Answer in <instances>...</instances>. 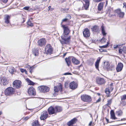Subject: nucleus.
Instances as JSON below:
<instances>
[{"instance_id":"1","label":"nucleus","mask_w":126,"mask_h":126,"mask_svg":"<svg viewBox=\"0 0 126 126\" xmlns=\"http://www.w3.org/2000/svg\"><path fill=\"white\" fill-rule=\"evenodd\" d=\"M62 27L63 29V33L61 37L62 40L60 41V42L62 45L68 44L70 43L71 38V36L68 35L70 31L68 27L66 25H63Z\"/></svg>"},{"instance_id":"2","label":"nucleus","mask_w":126,"mask_h":126,"mask_svg":"<svg viewBox=\"0 0 126 126\" xmlns=\"http://www.w3.org/2000/svg\"><path fill=\"white\" fill-rule=\"evenodd\" d=\"M81 99L85 102L89 103L92 101V98L90 96L86 94H83L81 96Z\"/></svg>"},{"instance_id":"3","label":"nucleus","mask_w":126,"mask_h":126,"mask_svg":"<svg viewBox=\"0 0 126 126\" xmlns=\"http://www.w3.org/2000/svg\"><path fill=\"white\" fill-rule=\"evenodd\" d=\"M15 92V89L12 87H10L7 88L4 91L6 95H10L14 93Z\"/></svg>"},{"instance_id":"4","label":"nucleus","mask_w":126,"mask_h":126,"mask_svg":"<svg viewBox=\"0 0 126 126\" xmlns=\"http://www.w3.org/2000/svg\"><path fill=\"white\" fill-rule=\"evenodd\" d=\"M104 68L105 70H113L114 67L113 66H110L109 62L106 61L104 63Z\"/></svg>"},{"instance_id":"5","label":"nucleus","mask_w":126,"mask_h":126,"mask_svg":"<svg viewBox=\"0 0 126 126\" xmlns=\"http://www.w3.org/2000/svg\"><path fill=\"white\" fill-rule=\"evenodd\" d=\"M21 82L20 80H15L13 82V86L17 89H18L21 87Z\"/></svg>"},{"instance_id":"6","label":"nucleus","mask_w":126,"mask_h":126,"mask_svg":"<svg viewBox=\"0 0 126 126\" xmlns=\"http://www.w3.org/2000/svg\"><path fill=\"white\" fill-rule=\"evenodd\" d=\"M96 82L97 84L102 85L105 83V81L103 78L97 77L96 79Z\"/></svg>"},{"instance_id":"7","label":"nucleus","mask_w":126,"mask_h":126,"mask_svg":"<svg viewBox=\"0 0 126 126\" xmlns=\"http://www.w3.org/2000/svg\"><path fill=\"white\" fill-rule=\"evenodd\" d=\"M48 116L47 111H44L41 112L40 118L41 120H44L46 119Z\"/></svg>"},{"instance_id":"8","label":"nucleus","mask_w":126,"mask_h":126,"mask_svg":"<svg viewBox=\"0 0 126 126\" xmlns=\"http://www.w3.org/2000/svg\"><path fill=\"white\" fill-rule=\"evenodd\" d=\"M52 51V48L50 44H48L46 46L45 48V51L46 54L51 53Z\"/></svg>"},{"instance_id":"9","label":"nucleus","mask_w":126,"mask_h":126,"mask_svg":"<svg viewBox=\"0 0 126 126\" xmlns=\"http://www.w3.org/2000/svg\"><path fill=\"white\" fill-rule=\"evenodd\" d=\"M115 12L116 13L117 16L120 18H123L124 16L125 13L122 12L120 9H118L115 11Z\"/></svg>"},{"instance_id":"10","label":"nucleus","mask_w":126,"mask_h":126,"mask_svg":"<svg viewBox=\"0 0 126 126\" xmlns=\"http://www.w3.org/2000/svg\"><path fill=\"white\" fill-rule=\"evenodd\" d=\"M28 92L29 95L34 96L35 95L36 93L35 90L32 87H31L29 88Z\"/></svg>"},{"instance_id":"11","label":"nucleus","mask_w":126,"mask_h":126,"mask_svg":"<svg viewBox=\"0 0 126 126\" xmlns=\"http://www.w3.org/2000/svg\"><path fill=\"white\" fill-rule=\"evenodd\" d=\"M85 2V3L84 4V7H82V8L80 9V10H83L84 8L86 10H87L88 8L89 5V2L90 0H83ZM80 10V9H79V11Z\"/></svg>"},{"instance_id":"12","label":"nucleus","mask_w":126,"mask_h":126,"mask_svg":"<svg viewBox=\"0 0 126 126\" xmlns=\"http://www.w3.org/2000/svg\"><path fill=\"white\" fill-rule=\"evenodd\" d=\"M46 40L44 38H42L39 40L37 42L38 45L41 47H42L45 45Z\"/></svg>"},{"instance_id":"13","label":"nucleus","mask_w":126,"mask_h":126,"mask_svg":"<svg viewBox=\"0 0 126 126\" xmlns=\"http://www.w3.org/2000/svg\"><path fill=\"white\" fill-rule=\"evenodd\" d=\"M48 111L49 114H56V111L55 108L52 106H50L48 109Z\"/></svg>"},{"instance_id":"14","label":"nucleus","mask_w":126,"mask_h":126,"mask_svg":"<svg viewBox=\"0 0 126 126\" xmlns=\"http://www.w3.org/2000/svg\"><path fill=\"white\" fill-rule=\"evenodd\" d=\"M59 90L61 92L62 91V86L61 84H60L58 87L56 86L54 87V90L55 92V95L57 93H58Z\"/></svg>"},{"instance_id":"15","label":"nucleus","mask_w":126,"mask_h":126,"mask_svg":"<svg viewBox=\"0 0 126 126\" xmlns=\"http://www.w3.org/2000/svg\"><path fill=\"white\" fill-rule=\"evenodd\" d=\"M41 91L44 93L48 92L49 90V87L44 86H41Z\"/></svg>"},{"instance_id":"16","label":"nucleus","mask_w":126,"mask_h":126,"mask_svg":"<svg viewBox=\"0 0 126 126\" xmlns=\"http://www.w3.org/2000/svg\"><path fill=\"white\" fill-rule=\"evenodd\" d=\"M83 34L84 37H89L90 35V33L89 29L87 28L85 29L83 32Z\"/></svg>"},{"instance_id":"17","label":"nucleus","mask_w":126,"mask_h":126,"mask_svg":"<svg viewBox=\"0 0 126 126\" xmlns=\"http://www.w3.org/2000/svg\"><path fill=\"white\" fill-rule=\"evenodd\" d=\"M77 87V85L76 83L74 81L72 82L69 83V87L71 89H75Z\"/></svg>"},{"instance_id":"18","label":"nucleus","mask_w":126,"mask_h":126,"mask_svg":"<svg viewBox=\"0 0 126 126\" xmlns=\"http://www.w3.org/2000/svg\"><path fill=\"white\" fill-rule=\"evenodd\" d=\"M4 22L6 24H8L10 22V16L7 15H5L4 16Z\"/></svg>"},{"instance_id":"19","label":"nucleus","mask_w":126,"mask_h":126,"mask_svg":"<svg viewBox=\"0 0 126 126\" xmlns=\"http://www.w3.org/2000/svg\"><path fill=\"white\" fill-rule=\"evenodd\" d=\"M8 81L7 78L5 77H2L1 78V83L3 85H6L8 84Z\"/></svg>"},{"instance_id":"20","label":"nucleus","mask_w":126,"mask_h":126,"mask_svg":"<svg viewBox=\"0 0 126 126\" xmlns=\"http://www.w3.org/2000/svg\"><path fill=\"white\" fill-rule=\"evenodd\" d=\"M101 59V58L100 57H98L97 60L95 64V65L96 68L99 70L98 67L99 66V63Z\"/></svg>"},{"instance_id":"21","label":"nucleus","mask_w":126,"mask_h":126,"mask_svg":"<svg viewBox=\"0 0 126 126\" xmlns=\"http://www.w3.org/2000/svg\"><path fill=\"white\" fill-rule=\"evenodd\" d=\"M123 64L122 63H119L116 68L117 71H121L123 68Z\"/></svg>"},{"instance_id":"22","label":"nucleus","mask_w":126,"mask_h":126,"mask_svg":"<svg viewBox=\"0 0 126 126\" xmlns=\"http://www.w3.org/2000/svg\"><path fill=\"white\" fill-rule=\"evenodd\" d=\"M76 119L75 118L72 119L67 123V125L68 126H70L71 125L73 124L76 122Z\"/></svg>"},{"instance_id":"23","label":"nucleus","mask_w":126,"mask_h":126,"mask_svg":"<svg viewBox=\"0 0 126 126\" xmlns=\"http://www.w3.org/2000/svg\"><path fill=\"white\" fill-rule=\"evenodd\" d=\"M110 115L111 119L113 120H115L117 119V118L115 117V113L113 110H111L110 112Z\"/></svg>"},{"instance_id":"24","label":"nucleus","mask_w":126,"mask_h":126,"mask_svg":"<svg viewBox=\"0 0 126 126\" xmlns=\"http://www.w3.org/2000/svg\"><path fill=\"white\" fill-rule=\"evenodd\" d=\"M55 108L56 111V113L57 112H60L62 110V107L59 106H56L55 107Z\"/></svg>"},{"instance_id":"25","label":"nucleus","mask_w":126,"mask_h":126,"mask_svg":"<svg viewBox=\"0 0 126 126\" xmlns=\"http://www.w3.org/2000/svg\"><path fill=\"white\" fill-rule=\"evenodd\" d=\"M72 61L74 64L76 65L78 64L79 63V61L74 57H73L72 58Z\"/></svg>"},{"instance_id":"26","label":"nucleus","mask_w":126,"mask_h":126,"mask_svg":"<svg viewBox=\"0 0 126 126\" xmlns=\"http://www.w3.org/2000/svg\"><path fill=\"white\" fill-rule=\"evenodd\" d=\"M92 31L94 32H97L99 31V28L98 26L95 25L91 28Z\"/></svg>"},{"instance_id":"27","label":"nucleus","mask_w":126,"mask_h":126,"mask_svg":"<svg viewBox=\"0 0 126 126\" xmlns=\"http://www.w3.org/2000/svg\"><path fill=\"white\" fill-rule=\"evenodd\" d=\"M26 80L27 82L29 85H33L34 84V83L33 82L31 81L28 78L26 79Z\"/></svg>"},{"instance_id":"28","label":"nucleus","mask_w":126,"mask_h":126,"mask_svg":"<svg viewBox=\"0 0 126 126\" xmlns=\"http://www.w3.org/2000/svg\"><path fill=\"white\" fill-rule=\"evenodd\" d=\"M103 3L102 2L100 3L98 6V10L99 11L101 10L103 7Z\"/></svg>"},{"instance_id":"29","label":"nucleus","mask_w":126,"mask_h":126,"mask_svg":"<svg viewBox=\"0 0 126 126\" xmlns=\"http://www.w3.org/2000/svg\"><path fill=\"white\" fill-rule=\"evenodd\" d=\"M32 126H40L38 121V120H35L32 123Z\"/></svg>"},{"instance_id":"30","label":"nucleus","mask_w":126,"mask_h":126,"mask_svg":"<svg viewBox=\"0 0 126 126\" xmlns=\"http://www.w3.org/2000/svg\"><path fill=\"white\" fill-rule=\"evenodd\" d=\"M101 30L102 33L104 36H105L106 34V33L105 31L104 30V27L103 26H102L101 27Z\"/></svg>"},{"instance_id":"31","label":"nucleus","mask_w":126,"mask_h":126,"mask_svg":"<svg viewBox=\"0 0 126 126\" xmlns=\"http://www.w3.org/2000/svg\"><path fill=\"white\" fill-rule=\"evenodd\" d=\"M65 60L68 66H70L71 64V62L69 59L66 58L65 59Z\"/></svg>"},{"instance_id":"32","label":"nucleus","mask_w":126,"mask_h":126,"mask_svg":"<svg viewBox=\"0 0 126 126\" xmlns=\"http://www.w3.org/2000/svg\"><path fill=\"white\" fill-rule=\"evenodd\" d=\"M23 9L25 10H27L28 12L32 11V9L31 8H30L29 7H26L23 8Z\"/></svg>"},{"instance_id":"33","label":"nucleus","mask_w":126,"mask_h":126,"mask_svg":"<svg viewBox=\"0 0 126 126\" xmlns=\"http://www.w3.org/2000/svg\"><path fill=\"white\" fill-rule=\"evenodd\" d=\"M105 92L107 94V96L108 97L110 96L109 94H110V92L109 89H106L105 90Z\"/></svg>"},{"instance_id":"34","label":"nucleus","mask_w":126,"mask_h":126,"mask_svg":"<svg viewBox=\"0 0 126 126\" xmlns=\"http://www.w3.org/2000/svg\"><path fill=\"white\" fill-rule=\"evenodd\" d=\"M112 102V99H110L108 100L107 101V103L106 104V105L110 107V105Z\"/></svg>"},{"instance_id":"35","label":"nucleus","mask_w":126,"mask_h":126,"mask_svg":"<svg viewBox=\"0 0 126 126\" xmlns=\"http://www.w3.org/2000/svg\"><path fill=\"white\" fill-rule=\"evenodd\" d=\"M26 67L29 69V70L30 71H31L33 70L34 68V67L33 66H31L29 65H27L26 66Z\"/></svg>"},{"instance_id":"36","label":"nucleus","mask_w":126,"mask_h":126,"mask_svg":"<svg viewBox=\"0 0 126 126\" xmlns=\"http://www.w3.org/2000/svg\"><path fill=\"white\" fill-rule=\"evenodd\" d=\"M121 104L123 106H125L126 105V101L125 100H121Z\"/></svg>"},{"instance_id":"37","label":"nucleus","mask_w":126,"mask_h":126,"mask_svg":"<svg viewBox=\"0 0 126 126\" xmlns=\"http://www.w3.org/2000/svg\"><path fill=\"white\" fill-rule=\"evenodd\" d=\"M27 24L28 26H30L31 27H32L33 26V24L32 23L31 21H30L29 19L28 21V22H27Z\"/></svg>"},{"instance_id":"38","label":"nucleus","mask_w":126,"mask_h":126,"mask_svg":"<svg viewBox=\"0 0 126 126\" xmlns=\"http://www.w3.org/2000/svg\"><path fill=\"white\" fill-rule=\"evenodd\" d=\"M33 54L35 56H37L38 54V50H36L35 51H33Z\"/></svg>"},{"instance_id":"39","label":"nucleus","mask_w":126,"mask_h":126,"mask_svg":"<svg viewBox=\"0 0 126 126\" xmlns=\"http://www.w3.org/2000/svg\"><path fill=\"white\" fill-rule=\"evenodd\" d=\"M121 100H125L126 99V94L123 95L121 97Z\"/></svg>"},{"instance_id":"40","label":"nucleus","mask_w":126,"mask_h":126,"mask_svg":"<svg viewBox=\"0 0 126 126\" xmlns=\"http://www.w3.org/2000/svg\"><path fill=\"white\" fill-rule=\"evenodd\" d=\"M100 42L102 43H105L106 42V40L103 37L101 40Z\"/></svg>"},{"instance_id":"41","label":"nucleus","mask_w":126,"mask_h":126,"mask_svg":"<svg viewBox=\"0 0 126 126\" xmlns=\"http://www.w3.org/2000/svg\"><path fill=\"white\" fill-rule=\"evenodd\" d=\"M69 86V84L68 83L66 82L64 84V87L66 88H67Z\"/></svg>"},{"instance_id":"42","label":"nucleus","mask_w":126,"mask_h":126,"mask_svg":"<svg viewBox=\"0 0 126 126\" xmlns=\"http://www.w3.org/2000/svg\"><path fill=\"white\" fill-rule=\"evenodd\" d=\"M117 115L118 116H121L122 114V112L121 111H119L117 112Z\"/></svg>"},{"instance_id":"43","label":"nucleus","mask_w":126,"mask_h":126,"mask_svg":"<svg viewBox=\"0 0 126 126\" xmlns=\"http://www.w3.org/2000/svg\"><path fill=\"white\" fill-rule=\"evenodd\" d=\"M109 44V43L108 42H107V44H106L105 45L101 47L103 48H106L108 46V45Z\"/></svg>"},{"instance_id":"44","label":"nucleus","mask_w":126,"mask_h":126,"mask_svg":"<svg viewBox=\"0 0 126 126\" xmlns=\"http://www.w3.org/2000/svg\"><path fill=\"white\" fill-rule=\"evenodd\" d=\"M94 123H93L92 121H91L89 123L88 125L89 126H93L94 125Z\"/></svg>"},{"instance_id":"45","label":"nucleus","mask_w":126,"mask_h":126,"mask_svg":"<svg viewBox=\"0 0 126 126\" xmlns=\"http://www.w3.org/2000/svg\"><path fill=\"white\" fill-rule=\"evenodd\" d=\"M123 51L124 53L126 54V47H123Z\"/></svg>"},{"instance_id":"46","label":"nucleus","mask_w":126,"mask_h":126,"mask_svg":"<svg viewBox=\"0 0 126 126\" xmlns=\"http://www.w3.org/2000/svg\"><path fill=\"white\" fill-rule=\"evenodd\" d=\"M99 51L100 52H106V50L105 49H99Z\"/></svg>"},{"instance_id":"47","label":"nucleus","mask_w":126,"mask_h":126,"mask_svg":"<svg viewBox=\"0 0 126 126\" xmlns=\"http://www.w3.org/2000/svg\"><path fill=\"white\" fill-rule=\"evenodd\" d=\"M48 10L50 11H52L53 10V8H51V7L50 6H49L48 7Z\"/></svg>"},{"instance_id":"48","label":"nucleus","mask_w":126,"mask_h":126,"mask_svg":"<svg viewBox=\"0 0 126 126\" xmlns=\"http://www.w3.org/2000/svg\"><path fill=\"white\" fill-rule=\"evenodd\" d=\"M68 20V19L67 18H65L64 19H63L62 21V22L61 23V24L62 23V22H66Z\"/></svg>"},{"instance_id":"49","label":"nucleus","mask_w":126,"mask_h":126,"mask_svg":"<svg viewBox=\"0 0 126 126\" xmlns=\"http://www.w3.org/2000/svg\"><path fill=\"white\" fill-rule=\"evenodd\" d=\"M118 51L120 53H122V51H123V49H119Z\"/></svg>"},{"instance_id":"50","label":"nucleus","mask_w":126,"mask_h":126,"mask_svg":"<svg viewBox=\"0 0 126 126\" xmlns=\"http://www.w3.org/2000/svg\"><path fill=\"white\" fill-rule=\"evenodd\" d=\"M68 8H65L64 9V13H67L68 12Z\"/></svg>"},{"instance_id":"51","label":"nucleus","mask_w":126,"mask_h":126,"mask_svg":"<svg viewBox=\"0 0 126 126\" xmlns=\"http://www.w3.org/2000/svg\"><path fill=\"white\" fill-rule=\"evenodd\" d=\"M109 88H110V90L111 91H112L113 89V88L112 87V86H110Z\"/></svg>"},{"instance_id":"52","label":"nucleus","mask_w":126,"mask_h":126,"mask_svg":"<svg viewBox=\"0 0 126 126\" xmlns=\"http://www.w3.org/2000/svg\"><path fill=\"white\" fill-rule=\"evenodd\" d=\"M63 75H71V74L69 73H66L63 74Z\"/></svg>"},{"instance_id":"53","label":"nucleus","mask_w":126,"mask_h":126,"mask_svg":"<svg viewBox=\"0 0 126 126\" xmlns=\"http://www.w3.org/2000/svg\"><path fill=\"white\" fill-rule=\"evenodd\" d=\"M103 0H94V1L95 2H98Z\"/></svg>"},{"instance_id":"54","label":"nucleus","mask_w":126,"mask_h":126,"mask_svg":"<svg viewBox=\"0 0 126 126\" xmlns=\"http://www.w3.org/2000/svg\"><path fill=\"white\" fill-rule=\"evenodd\" d=\"M101 100V98H99L96 101V103H98Z\"/></svg>"},{"instance_id":"55","label":"nucleus","mask_w":126,"mask_h":126,"mask_svg":"<svg viewBox=\"0 0 126 126\" xmlns=\"http://www.w3.org/2000/svg\"><path fill=\"white\" fill-rule=\"evenodd\" d=\"M123 4L124 5L123 7L126 9V5L125 3H123Z\"/></svg>"},{"instance_id":"56","label":"nucleus","mask_w":126,"mask_h":126,"mask_svg":"<svg viewBox=\"0 0 126 126\" xmlns=\"http://www.w3.org/2000/svg\"><path fill=\"white\" fill-rule=\"evenodd\" d=\"M118 45H114V49L118 47Z\"/></svg>"},{"instance_id":"57","label":"nucleus","mask_w":126,"mask_h":126,"mask_svg":"<svg viewBox=\"0 0 126 126\" xmlns=\"http://www.w3.org/2000/svg\"><path fill=\"white\" fill-rule=\"evenodd\" d=\"M8 0H2V1L5 3H6Z\"/></svg>"},{"instance_id":"58","label":"nucleus","mask_w":126,"mask_h":126,"mask_svg":"<svg viewBox=\"0 0 126 126\" xmlns=\"http://www.w3.org/2000/svg\"><path fill=\"white\" fill-rule=\"evenodd\" d=\"M29 117H26L24 118V119L25 120H27L29 118Z\"/></svg>"},{"instance_id":"59","label":"nucleus","mask_w":126,"mask_h":126,"mask_svg":"<svg viewBox=\"0 0 126 126\" xmlns=\"http://www.w3.org/2000/svg\"><path fill=\"white\" fill-rule=\"evenodd\" d=\"M106 121L108 123H111V122H109V119H107V118H106Z\"/></svg>"},{"instance_id":"60","label":"nucleus","mask_w":126,"mask_h":126,"mask_svg":"<svg viewBox=\"0 0 126 126\" xmlns=\"http://www.w3.org/2000/svg\"><path fill=\"white\" fill-rule=\"evenodd\" d=\"M64 8H62L61 9V11L62 12L64 13Z\"/></svg>"},{"instance_id":"61","label":"nucleus","mask_w":126,"mask_h":126,"mask_svg":"<svg viewBox=\"0 0 126 126\" xmlns=\"http://www.w3.org/2000/svg\"><path fill=\"white\" fill-rule=\"evenodd\" d=\"M66 17H68L69 19H71V16H66Z\"/></svg>"},{"instance_id":"62","label":"nucleus","mask_w":126,"mask_h":126,"mask_svg":"<svg viewBox=\"0 0 126 126\" xmlns=\"http://www.w3.org/2000/svg\"><path fill=\"white\" fill-rule=\"evenodd\" d=\"M126 120V118H124L123 119H121V121H122L123 120Z\"/></svg>"},{"instance_id":"63","label":"nucleus","mask_w":126,"mask_h":126,"mask_svg":"<svg viewBox=\"0 0 126 126\" xmlns=\"http://www.w3.org/2000/svg\"><path fill=\"white\" fill-rule=\"evenodd\" d=\"M20 71H26V70H24L22 69H20Z\"/></svg>"},{"instance_id":"64","label":"nucleus","mask_w":126,"mask_h":126,"mask_svg":"<svg viewBox=\"0 0 126 126\" xmlns=\"http://www.w3.org/2000/svg\"><path fill=\"white\" fill-rule=\"evenodd\" d=\"M21 72L22 73L24 72L25 74H27V71H21Z\"/></svg>"}]
</instances>
